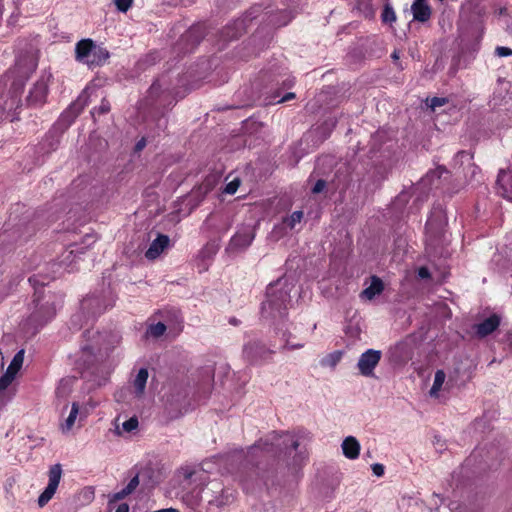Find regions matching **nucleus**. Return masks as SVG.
Returning a JSON list of instances; mask_svg holds the SVG:
<instances>
[{"mask_svg":"<svg viewBox=\"0 0 512 512\" xmlns=\"http://www.w3.org/2000/svg\"><path fill=\"white\" fill-rule=\"evenodd\" d=\"M35 69V60L30 56H25L18 59L14 68L8 72L6 77L13 79L12 87L14 92L5 95L0 93V121L5 119L13 121L15 119L13 112H15L20 105V98L16 91L22 88L24 81Z\"/></svg>","mask_w":512,"mask_h":512,"instance_id":"f257e3e1","label":"nucleus"},{"mask_svg":"<svg viewBox=\"0 0 512 512\" xmlns=\"http://www.w3.org/2000/svg\"><path fill=\"white\" fill-rule=\"evenodd\" d=\"M299 445V436L296 434L272 432L251 446L248 454L251 458L264 455H287L291 450H296Z\"/></svg>","mask_w":512,"mask_h":512,"instance_id":"f03ea898","label":"nucleus"},{"mask_svg":"<svg viewBox=\"0 0 512 512\" xmlns=\"http://www.w3.org/2000/svg\"><path fill=\"white\" fill-rule=\"evenodd\" d=\"M290 286L287 281L279 279L270 284L266 290V300L262 303L264 317H283L290 304Z\"/></svg>","mask_w":512,"mask_h":512,"instance_id":"7ed1b4c3","label":"nucleus"},{"mask_svg":"<svg viewBox=\"0 0 512 512\" xmlns=\"http://www.w3.org/2000/svg\"><path fill=\"white\" fill-rule=\"evenodd\" d=\"M106 48L97 46L91 39H82L75 45V59L90 68L103 65L109 58Z\"/></svg>","mask_w":512,"mask_h":512,"instance_id":"20e7f679","label":"nucleus"},{"mask_svg":"<svg viewBox=\"0 0 512 512\" xmlns=\"http://www.w3.org/2000/svg\"><path fill=\"white\" fill-rule=\"evenodd\" d=\"M193 497L195 500H206L210 505L221 508L234 501L235 493L228 488H224L218 481H210L206 487L197 491Z\"/></svg>","mask_w":512,"mask_h":512,"instance_id":"39448f33","label":"nucleus"},{"mask_svg":"<svg viewBox=\"0 0 512 512\" xmlns=\"http://www.w3.org/2000/svg\"><path fill=\"white\" fill-rule=\"evenodd\" d=\"M34 295V302L36 303L37 310L33 317L35 319H39L43 316L44 322L52 319L56 314L57 309L62 305L63 296L60 294H46L43 288H36Z\"/></svg>","mask_w":512,"mask_h":512,"instance_id":"423d86ee","label":"nucleus"},{"mask_svg":"<svg viewBox=\"0 0 512 512\" xmlns=\"http://www.w3.org/2000/svg\"><path fill=\"white\" fill-rule=\"evenodd\" d=\"M52 73L44 71L31 88L27 101L30 105L41 106L46 102L49 84L52 80Z\"/></svg>","mask_w":512,"mask_h":512,"instance_id":"0eeeda50","label":"nucleus"},{"mask_svg":"<svg viewBox=\"0 0 512 512\" xmlns=\"http://www.w3.org/2000/svg\"><path fill=\"white\" fill-rule=\"evenodd\" d=\"M255 227L251 225H243L232 236L227 246L229 252H241L246 250L255 238Z\"/></svg>","mask_w":512,"mask_h":512,"instance_id":"6e6552de","label":"nucleus"},{"mask_svg":"<svg viewBox=\"0 0 512 512\" xmlns=\"http://www.w3.org/2000/svg\"><path fill=\"white\" fill-rule=\"evenodd\" d=\"M382 358L380 350L368 349L363 352L357 362L359 373L364 377H373L374 370Z\"/></svg>","mask_w":512,"mask_h":512,"instance_id":"1a4fd4ad","label":"nucleus"},{"mask_svg":"<svg viewBox=\"0 0 512 512\" xmlns=\"http://www.w3.org/2000/svg\"><path fill=\"white\" fill-rule=\"evenodd\" d=\"M48 485L38 497L39 507H44L54 496L62 477L60 464L53 465L48 474Z\"/></svg>","mask_w":512,"mask_h":512,"instance_id":"9d476101","label":"nucleus"},{"mask_svg":"<svg viewBox=\"0 0 512 512\" xmlns=\"http://www.w3.org/2000/svg\"><path fill=\"white\" fill-rule=\"evenodd\" d=\"M445 224V212L441 206H438L432 210L430 216L428 217L426 230L431 236L435 237L442 232Z\"/></svg>","mask_w":512,"mask_h":512,"instance_id":"9b49d317","label":"nucleus"},{"mask_svg":"<svg viewBox=\"0 0 512 512\" xmlns=\"http://www.w3.org/2000/svg\"><path fill=\"white\" fill-rule=\"evenodd\" d=\"M272 353L273 351L266 349L263 344L257 341L246 344L243 349L244 357L251 363H256Z\"/></svg>","mask_w":512,"mask_h":512,"instance_id":"f8f14e48","label":"nucleus"},{"mask_svg":"<svg viewBox=\"0 0 512 512\" xmlns=\"http://www.w3.org/2000/svg\"><path fill=\"white\" fill-rule=\"evenodd\" d=\"M497 191L503 198L512 202V176L504 170L498 174Z\"/></svg>","mask_w":512,"mask_h":512,"instance_id":"ddd939ff","label":"nucleus"},{"mask_svg":"<svg viewBox=\"0 0 512 512\" xmlns=\"http://www.w3.org/2000/svg\"><path fill=\"white\" fill-rule=\"evenodd\" d=\"M170 239L167 235H159L155 240L152 241L148 250L145 253V257L149 260L156 259L167 246L169 245Z\"/></svg>","mask_w":512,"mask_h":512,"instance_id":"4468645a","label":"nucleus"},{"mask_svg":"<svg viewBox=\"0 0 512 512\" xmlns=\"http://www.w3.org/2000/svg\"><path fill=\"white\" fill-rule=\"evenodd\" d=\"M500 325V318L497 315H492L479 324L475 325L476 334L479 337H486L495 331Z\"/></svg>","mask_w":512,"mask_h":512,"instance_id":"2eb2a0df","label":"nucleus"},{"mask_svg":"<svg viewBox=\"0 0 512 512\" xmlns=\"http://www.w3.org/2000/svg\"><path fill=\"white\" fill-rule=\"evenodd\" d=\"M411 10L415 20L425 22L431 16V9L426 0H414Z\"/></svg>","mask_w":512,"mask_h":512,"instance_id":"dca6fc26","label":"nucleus"},{"mask_svg":"<svg viewBox=\"0 0 512 512\" xmlns=\"http://www.w3.org/2000/svg\"><path fill=\"white\" fill-rule=\"evenodd\" d=\"M342 451L346 458L356 459L360 453V444L353 436L346 437L342 442Z\"/></svg>","mask_w":512,"mask_h":512,"instance_id":"f3484780","label":"nucleus"},{"mask_svg":"<svg viewBox=\"0 0 512 512\" xmlns=\"http://www.w3.org/2000/svg\"><path fill=\"white\" fill-rule=\"evenodd\" d=\"M384 289L383 282L380 278L373 276L370 285L366 287L360 294V297L365 300H372L377 295L381 294Z\"/></svg>","mask_w":512,"mask_h":512,"instance_id":"a211bd4d","label":"nucleus"},{"mask_svg":"<svg viewBox=\"0 0 512 512\" xmlns=\"http://www.w3.org/2000/svg\"><path fill=\"white\" fill-rule=\"evenodd\" d=\"M79 414V404L77 402H73L68 417L65 419L63 423L60 424V430L62 431V433L66 434L72 430Z\"/></svg>","mask_w":512,"mask_h":512,"instance_id":"6ab92c4d","label":"nucleus"},{"mask_svg":"<svg viewBox=\"0 0 512 512\" xmlns=\"http://www.w3.org/2000/svg\"><path fill=\"white\" fill-rule=\"evenodd\" d=\"M147 380L148 370L146 368H141L133 381V387L137 397H141L143 395Z\"/></svg>","mask_w":512,"mask_h":512,"instance_id":"aec40b11","label":"nucleus"},{"mask_svg":"<svg viewBox=\"0 0 512 512\" xmlns=\"http://www.w3.org/2000/svg\"><path fill=\"white\" fill-rule=\"evenodd\" d=\"M446 379V374L443 370H437L434 375V381L432 387L429 391V395L433 398H437L439 396V392L441 391L443 384Z\"/></svg>","mask_w":512,"mask_h":512,"instance_id":"412c9836","label":"nucleus"},{"mask_svg":"<svg viewBox=\"0 0 512 512\" xmlns=\"http://www.w3.org/2000/svg\"><path fill=\"white\" fill-rule=\"evenodd\" d=\"M303 217V211H294L291 215L283 219V225L291 231L296 230L297 226L301 224Z\"/></svg>","mask_w":512,"mask_h":512,"instance_id":"4be33fe9","label":"nucleus"},{"mask_svg":"<svg viewBox=\"0 0 512 512\" xmlns=\"http://www.w3.org/2000/svg\"><path fill=\"white\" fill-rule=\"evenodd\" d=\"M73 379L65 378L60 380L56 388V396L58 398H66L72 391Z\"/></svg>","mask_w":512,"mask_h":512,"instance_id":"5701e85b","label":"nucleus"},{"mask_svg":"<svg viewBox=\"0 0 512 512\" xmlns=\"http://www.w3.org/2000/svg\"><path fill=\"white\" fill-rule=\"evenodd\" d=\"M342 358V352L334 351L321 359L322 367L335 368Z\"/></svg>","mask_w":512,"mask_h":512,"instance_id":"b1692460","label":"nucleus"},{"mask_svg":"<svg viewBox=\"0 0 512 512\" xmlns=\"http://www.w3.org/2000/svg\"><path fill=\"white\" fill-rule=\"evenodd\" d=\"M23 360H24V350H20L13 357L10 365L7 368V371L13 373L14 375H17L20 368L22 367Z\"/></svg>","mask_w":512,"mask_h":512,"instance_id":"393cba45","label":"nucleus"},{"mask_svg":"<svg viewBox=\"0 0 512 512\" xmlns=\"http://www.w3.org/2000/svg\"><path fill=\"white\" fill-rule=\"evenodd\" d=\"M79 252L80 251L78 249H71L69 251H66L62 255V259L60 261V265L64 266L65 270H67L68 272H71L73 270V268H70V265L75 261L76 254L79 253Z\"/></svg>","mask_w":512,"mask_h":512,"instance_id":"a878e982","label":"nucleus"},{"mask_svg":"<svg viewBox=\"0 0 512 512\" xmlns=\"http://www.w3.org/2000/svg\"><path fill=\"white\" fill-rule=\"evenodd\" d=\"M166 331V326L162 322H158L156 324H152L148 327L146 335L152 336L154 338H158L162 336Z\"/></svg>","mask_w":512,"mask_h":512,"instance_id":"bb28decb","label":"nucleus"},{"mask_svg":"<svg viewBox=\"0 0 512 512\" xmlns=\"http://www.w3.org/2000/svg\"><path fill=\"white\" fill-rule=\"evenodd\" d=\"M16 375L9 371H5V373L0 377V394L4 392L14 381Z\"/></svg>","mask_w":512,"mask_h":512,"instance_id":"cd10ccee","label":"nucleus"},{"mask_svg":"<svg viewBox=\"0 0 512 512\" xmlns=\"http://www.w3.org/2000/svg\"><path fill=\"white\" fill-rule=\"evenodd\" d=\"M381 17L383 22L385 23H393L396 20V14L393 8L390 7L389 5L385 6Z\"/></svg>","mask_w":512,"mask_h":512,"instance_id":"c85d7f7f","label":"nucleus"},{"mask_svg":"<svg viewBox=\"0 0 512 512\" xmlns=\"http://www.w3.org/2000/svg\"><path fill=\"white\" fill-rule=\"evenodd\" d=\"M138 419L136 417H131L130 419L126 420L122 424V430L124 432L130 433L137 429L138 427Z\"/></svg>","mask_w":512,"mask_h":512,"instance_id":"c756f323","label":"nucleus"},{"mask_svg":"<svg viewBox=\"0 0 512 512\" xmlns=\"http://www.w3.org/2000/svg\"><path fill=\"white\" fill-rule=\"evenodd\" d=\"M305 346V343L304 342H295V341H292L290 336L285 339V343L283 345V349H286V350H295V349H301Z\"/></svg>","mask_w":512,"mask_h":512,"instance_id":"7c9ffc66","label":"nucleus"},{"mask_svg":"<svg viewBox=\"0 0 512 512\" xmlns=\"http://www.w3.org/2000/svg\"><path fill=\"white\" fill-rule=\"evenodd\" d=\"M85 105L86 99H83L82 96L79 97L78 100L70 107V111L73 113V116L75 117L77 114H79Z\"/></svg>","mask_w":512,"mask_h":512,"instance_id":"2f4dec72","label":"nucleus"},{"mask_svg":"<svg viewBox=\"0 0 512 512\" xmlns=\"http://www.w3.org/2000/svg\"><path fill=\"white\" fill-rule=\"evenodd\" d=\"M239 186H240V180L238 178H235L232 181H230L228 184H226V186L224 188V192L226 194L232 195V194L236 193Z\"/></svg>","mask_w":512,"mask_h":512,"instance_id":"473e14b6","label":"nucleus"},{"mask_svg":"<svg viewBox=\"0 0 512 512\" xmlns=\"http://www.w3.org/2000/svg\"><path fill=\"white\" fill-rule=\"evenodd\" d=\"M138 484H139L138 477L135 476L134 478H132L130 480L128 485L122 490V492L120 493L119 496L123 497L125 495L130 494L138 486Z\"/></svg>","mask_w":512,"mask_h":512,"instance_id":"72a5a7b5","label":"nucleus"},{"mask_svg":"<svg viewBox=\"0 0 512 512\" xmlns=\"http://www.w3.org/2000/svg\"><path fill=\"white\" fill-rule=\"evenodd\" d=\"M117 9L120 12H127L132 6L133 0H114Z\"/></svg>","mask_w":512,"mask_h":512,"instance_id":"f704fd0d","label":"nucleus"},{"mask_svg":"<svg viewBox=\"0 0 512 512\" xmlns=\"http://www.w3.org/2000/svg\"><path fill=\"white\" fill-rule=\"evenodd\" d=\"M188 479L194 482L202 483L206 479V474L203 471L193 472L187 476V480Z\"/></svg>","mask_w":512,"mask_h":512,"instance_id":"c9c22d12","label":"nucleus"},{"mask_svg":"<svg viewBox=\"0 0 512 512\" xmlns=\"http://www.w3.org/2000/svg\"><path fill=\"white\" fill-rule=\"evenodd\" d=\"M110 110V104L106 100H103L99 107L94 108L92 111V114L95 115V113L98 114H104L107 113Z\"/></svg>","mask_w":512,"mask_h":512,"instance_id":"e433bc0d","label":"nucleus"},{"mask_svg":"<svg viewBox=\"0 0 512 512\" xmlns=\"http://www.w3.org/2000/svg\"><path fill=\"white\" fill-rule=\"evenodd\" d=\"M93 495H94V492H93L92 488H90V487L84 488L79 492V498L80 499L84 498L86 501H91L93 498Z\"/></svg>","mask_w":512,"mask_h":512,"instance_id":"4c0bfd02","label":"nucleus"},{"mask_svg":"<svg viewBox=\"0 0 512 512\" xmlns=\"http://www.w3.org/2000/svg\"><path fill=\"white\" fill-rule=\"evenodd\" d=\"M446 102L447 100L445 98L434 97L431 99L429 106L432 110H435L437 107L443 106Z\"/></svg>","mask_w":512,"mask_h":512,"instance_id":"58836bf2","label":"nucleus"},{"mask_svg":"<svg viewBox=\"0 0 512 512\" xmlns=\"http://www.w3.org/2000/svg\"><path fill=\"white\" fill-rule=\"evenodd\" d=\"M499 57H506L512 55V50L508 47L499 46L495 50Z\"/></svg>","mask_w":512,"mask_h":512,"instance_id":"ea45409f","label":"nucleus"},{"mask_svg":"<svg viewBox=\"0 0 512 512\" xmlns=\"http://www.w3.org/2000/svg\"><path fill=\"white\" fill-rule=\"evenodd\" d=\"M372 471L374 475H376L377 477H381L384 475V466L379 463L373 464Z\"/></svg>","mask_w":512,"mask_h":512,"instance_id":"a19ab883","label":"nucleus"},{"mask_svg":"<svg viewBox=\"0 0 512 512\" xmlns=\"http://www.w3.org/2000/svg\"><path fill=\"white\" fill-rule=\"evenodd\" d=\"M325 186H326V182L324 180H318L315 183L314 187L312 188V192L315 194L320 193L324 190Z\"/></svg>","mask_w":512,"mask_h":512,"instance_id":"79ce46f5","label":"nucleus"},{"mask_svg":"<svg viewBox=\"0 0 512 512\" xmlns=\"http://www.w3.org/2000/svg\"><path fill=\"white\" fill-rule=\"evenodd\" d=\"M215 253V248L213 245H206L201 251L200 255L205 257L206 255H212Z\"/></svg>","mask_w":512,"mask_h":512,"instance_id":"37998d69","label":"nucleus"},{"mask_svg":"<svg viewBox=\"0 0 512 512\" xmlns=\"http://www.w3.org/2000/svg\"><path fill=\"white\" fill-rule=\"evenodd\" d=\"M418 276L421 279H428L430 278V272L427 267H420L418 269Z\"/></svg>","mask_w":512,"mask_h":512,"instance_id":"c03bdc74","label":"nucleus"},{"mask_svg":"<svg viewBox=\"0 0 512 512\" xmlns=\"http://www.w3.org/2000/svg\"><path fill=\"white\" fill-rule=\"evenodd\" d=\"M445 171L444 168H438L436 171L430 173V174H427L426 178L424 179V181H428L431 177H433L434 175H437L438 178L441 177L442 173Z\"/></svg>","mask_w":512,"mask_h":512,"instance_id":"a18cd8bd","label":"nucleus"},{"mask_svg":"<svg viewBox=\"0 0 512 512\" xmlns=\"http://www.w3.org/2000/svg\"><path fill=\"white\" fill-rule=\"evenodd\" d=\"M294 97H295V94L292 92H289V93L285 94L278 102H286V101L293 99Z\"/></svg>","mask_w":512,"mask_h":512,"instance_id":"49530a36","label":"nucleus"},{"mask_svg":"<svg viewBox=\"0 0 512 512\" xmlns=\"http://www.w3.org/2000/svg\"><path fill=\"white\" fill-rule=\"evenodd\" d=\"M292 17L293 16L290 15V14H285V19L283 21H281V22H277L276 24L278 26L286 25V24H288L291 21Z\"/></svg>","mask_w":512,"mask_h":512,"instance_id":"de8ad7c7","label":"nucleus"},{"mask_svg":"<svg viewBox=\"0 0 512 512\" xmlns=\"http://www.w3.org/2000/svg\"><path fill=\"white\" fill-rule=\"evenodd\" d=\"M129 511V507L127 504L123 503V504H120L116 510V512H128Z\"/></svg>","mask_w":512,"mask_h":512,"instance_id":"09e8293b","label":"nucleus"},{"mask_svg":"<svg viewBox=\"0 0 512 512\" xmlns=\"http://www.w3.org/2000/svg\"><path fill=\"white\" fill-rule=\"evenodd\" d=\"M458 157H460V158H467L468 160H470V159H471L470 155H469L467 152H464V151L459 152V153L457 154V158H458Z\"/></svg>","mask_w":512,"mask_h":512,"instance_id":"8fccbe9b","label":"nucleus"},{"mask_svg":"<svg viewBox=\"0 0 512 512\" xmlns=\"http://www.w3.org/2000/svg\"><path fill=\"white\" fill-rule=\"evenodd\" d=\"M86 242H87L88 245L93 244L95 242V237L92 236V235H87L86 236Z\"/></svg>","mask_w":512,"mask_h":512,"instance_id":"3c124183","label":"nucleus"},{"mask_svg":"<svg viewBox=\"0 0 512 512\" xmlns=\"http://www.w3.org/2000/svg\"><path fill=\"white\" fill-rule=\"evenodd\" d=\"M92 301H93L92 299H86V300H84V302L82 303V305H83L84 307H89V306L91 305V302H92Z\"/></svg>","mask_w":512,"mask_h":512,"instance_id":"603ef678","label":"nucleus"},{"mask_svg":"<svg viewBox=\"0 0 512 512\" xmlns=\"http://www.w3.org/2000/svg\"><path fill=\"white\" fill-rule=\"evenodd\" d=\"M144 146H145V141H144V140H142V141H140V142H138V143H137V146H136V147H137V149L139 150V149H142Z\"/></svg>","mask_w":512,"mask_h":512,"instance_id":"864d4df0","label":"nucleus"},{"mask_svg":"<svg viewBox=\"0 0 512 512\" xmlns=\"http://www.w3.org/2000/svg\"><path fill=\"white\" fill-rule=\"evenodd\" d=\"M115 432H116L117 435H121L122 434V431L120 430L119 426H116Z\"/></svg>","mask_w":512,"mask_h":512,"instance_id":"5fc2aeb1","label":"nucleus"},{"mask_svg":"<svg viewBox=\"0 0 512 512\" xmlns=\"http://www.w3.org/2000/svg\"><path fill=\"white\" fill-rule=\"evenodd\" d=\"M392 58L395 59V60L399 58V55H398L397 51L393 52Z\"/></svg>","mask_w":512,"mask_h":512,"instance_id":"6e6d98bb","label":"nucleus"},{"mask_svg":"<svg viewBox=\"0 0 512 512\" xmlns=\"http://www.w3.org/2000/svg\"><path fill=\"white\" fill-rule=\"evenodd\" d=\"M29 282L36 283L37 282L36 277L34 276V277L29 278Z\"/></svg>","mask_w":512,"mask_h":512,"instance_id":"4d7b16f0","label":"nucleus"},{"mask_svg":"<svg viewBox=\"0 0 512 512\" xmlns=\"http://www.w3.org/2000/svg\"><path fill=\"white\" fill-rule=\"evenodd\" d=\"M81 417H86V412H83V414L81 415Z\"/></svg>","mask_w":512,"mask_h":512,"instance_id":"13d9d810","label":"nucleus"}]
</instances>
